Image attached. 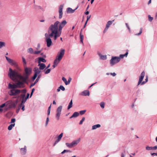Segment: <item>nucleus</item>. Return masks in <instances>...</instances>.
Listing matches in <instances>:
<instances>
[{"label": "nucleus", "instance_id": "1", "mask_svg": "<svg viewBox=\"0 0 157 157\" xmlns=\"http://www.w3.org/2000/svg\"><path fill=\"white\" fill-rule=\"evenodd\" d=\"M67 23V22L66 20H63L60 23L58 21H56L54 24L51 25L49 30L51 31V33L49 34L51 37L54 36V40H56L58 37L60 36L62 29Z\"/></svg>", "mask_w": 157, "mask_h": 157}, {"label": "nucleus", "instance_id": "2", "mask_svg": "<svg viewBox=\"0 0 157 157\" xmlns=\"http://www.w3.org/2000/svg\"><path fill=\"white\" fill-rule=\"evenodd\" d=\"M32 72V70L31 68L25 67L22 76L17 71L13 70L10 68V78H12L11 77L15 78H28Z\"/></svg>", "mask_w": 157, "mask_h": 157}, {"label": "nucleus", "instance_id": "3", "mask_svg": "<svg viewBox=\"0 0 157 157\" xmlns=\"http://www.w3.org/2000/svg\"><path fill=\"white\" fill-rule=\"evenodd\" d=\"M38 66H39V68L35 67L34 69V74L31 78H36L37 75L40 74L41 70H43L46 67L45 64L44 63H38Z\"/></svg>", "mask_w": 157, "mask_h": 157}, {"label": "nucleus", "instance_id": "4", "mask_svg": "<svg viewBox=\"0 0 157 157\" xmlns=\"http://www.w3.org/2000/svg\"><path fill=\"white\" fill-rule=\"evenodd\" d=\"M48 33L49 32L48 31ZM45 36V40L47 43V47H49L52 44V42L51 38V36H50L49 33H46L44 34Z\"/></svg>", "mask_w": 157, "mask_h": 157}, {"label": "nucleus", "instance_id": "5", "mask_svg": "<svg viewBox=\"0 0 157 157\" xmlns=\"http://www.w3.org/2000/svg\"><path fill=\"white\" fill-rule=\"evenodd\" d=\"M65 53V50L61 49L60 52H59L57 55L55 59V63H57V62L60 61L62 59Z\"/></svg>", "mask_w": 157, "mask_h": 157}, {"label": "nucleus", "instance_id": "6", "mask_svg": "<svg viewBox=\"0 0 157 157\" xmlns=\"http://www.w3.org/2000/svg\"><path fill=\"white\" fill-rule=\"evenodd\" d=\"M5 107L4 111H6L10 109V101H8L0 106V113H2L3 110L2 108Z\"/></svg>", "mask_w": 157, "mask_h": 157}, {"label": "nucleus", "instance_id": "7", "mask_svg": "<svg viewBox=\"0 0 157 157\" xmlns=\"http://www.w3.org/2000/svg\"><path fill=\"white\" fill-rule=\"evenodd\" d=\"M121 60L120 58L117 56L112 57L110 60L111 66H113L119 62Z\"/></svg>", "mask_w": 157, "mask_h": 157}, {"label": "nucleus", "instance_id": "8", "mask_svg": "<svg viewBox=\"0 0 157 157\" xmlns=\"http://www.w3.org/2000/svg\"><path fill=\"white\" fill-rule=\"evenodd\" d=\"M24 83L23 82L18 81L16 84H10V88H23Z\"/></svg>", "mask_w": 157, "mask_h": 157}, {"label": "nucleus", "instance_id": "9", "mask_svg": "<svg viewBox=\"0 0 157 157\" xmlns=\"http://www.w3.org/2000/svg\"><path fill=\"white\" fill-rule=\"evenodd\" d=\"M80 138H78V140L73 141L71 143H66V145L69 148H71L73 147L76 146L80 141Z\"/></svg>", "mask_w": 157, "mask_h": 157}, {"label": "nucleus", "instance_id": "10", "mask_svg": "<svg viewBox=\"0 0 157 157\" xmlns=\"http://www.w3.org/2000/svg\"><path fill=\"white\" fill-rule=\"evenodd\" d=\"M62 109V106H59L56 110V117L57 120H58L59 119V117L61 113V112Z\"/></svg>", "mask_w": 157, "mask_h": 157}, {"label": "nucleus", "instance_id": "11", "mask_svg": "<svg viewBox=\"0 0 157 157\" xmlns=\"http://www.w3.org/2000/svg\"><path fill=\"white\" fill-rule=\"evenodd\" d=\"M12 89L10 90V95H16L20 92V90H16L15 88Z\"/></svg>", "mask_w": 157, "mask_h": 157}, {"label": "nucleus", "instance_id": "12", "mask_svg": "<svg viewBox=\"0 0 157 157\" xmlns=\"http://www.w3.org/2000/svg\"><path fill=\"white\" fill-rule=\"evenodd\" d=\"M114 20H113L112 21H109L107 22V23L106 25V27L104 29L103 33H105L108 30V29L110 27V26L112 24V23L114 21Z\"/></svg>", "mask_w": 157, "mask_h": 157}, {"label": "nucleus", "instance_id": "13", "mask_svg": "<svg viewBox=\"0 0 157 157\" xmlns=\"http://www.w3.org/2000/svg\"><path fill=\"white\" fill-rule=\"evenodd\" d=\"M63 5H61L59 6V18L61 19L63 16Z\"/></svg>", "mask_w": 157, "mask_h": 157}, {"label": "nucleus", "instance_id": "14", "mask_svg": "<svg viewBox=\"0 0 157 157\" xmlns=\"http://www.w3.org/2000/svg\"><path fill=\"white\" fill-rule=\"evenodd\" d=\"M80 95L84 96H89L90 95V92L89 91L86 90L82 92L81 93Z\"/></svg>", "mask_w": 157, "mask_h": 157}, {"label": "nucleus", "instance_id": "15", "mask_svg": "<svg viewBox=\"0 0 157 157\" xmlns=\"http://www.w3.org/2000/svg\"><path fill=\"white\" fill-rule=\"evenodd\" d=\"M20 150L21 154L22 155H25L26 152V147L25 146L24 148H21Z\"/></svg>", "mask_w": 157, "mask_h": 157}, {"label": "nucleus", "instance_id": "16", "mask_svg": "<svg viewBox=\"0 0 157 157\" xmlns=\"http://www.w3.org/2000/svg\"><path fill=\"white\" fill-rule=\"evenodd\" d=\"M16 120L15 118H13L11 120V121L10 123H12V124H10V130L12 129L13 127L14 126Z\"/></svg>", "mask_w": 157, "mask_h": 157}, {"label": "nucleus", "instance_id": "17", "mask_svg": "<svg viewBox=\"0 0 157 157\" xmlns=\"http://www.w3.org/2000/svg\"><path fill=\"white\" fill-rule=\"evenodd\" d=\"M98 55L100 57V59H101L102 60H105L107 59L106 56V55H102L101 53H98Z\"/></svg>", "mask_w": 157, "mask_h": 157}, {"label": "nucleus", "instance_id": "18", "mask_svg": "<svg viewBox=\"0 0 157 157\" xmlns=\"http://www.w3.org/2000/svg\"><path fill=\"white\" fill-rule=\"evenodd\" d=\"M38 63H41V62L45 63L46 62V60L43 58L39 57L38 58Z\"/></svg>", "mask_w": 157, "mask_h": 157}, {"label": "nucleus", "instance_id": "19", "mask_svg": "<svg viewBox=\"0 0 157 157\" xmlns=\"http://www.w3.org/2000/svg\"><path fill=\"white\" fill-rule=\"evenodd\" d=\"M77 9V8L75 10H73L71 8H68L67 9V12L68 13H73L75 10Z\"/></svg>", "mask_w": 157, "mask_h": 157}, {"label": "nucleus", "instance_id": "20", "mask_svg": "<svg viewBox=\"0 0 157 157\" xmlns=\"http://www.w3.org/2000/svg\"><path fill=\"white\" fill-rule=\"evenodd\" d=\"M82 29L81 30V31L80 33V42L82 43L83 44V40L84 39V36L82 34Z\"/></svg>", "mask_w": 157, "mask_h": 157}, {"label": "nucleus", "instance_id": "21", "mask_svg": "<svg viewBox=\"0 0 157 157\" xmlns=\"http://www.w3.org/2000/svg\"><path fill=\"white\" fill-rule=\"evenodd\" d=\"M143 79H139V81L138 82V85H139L140 84H141V85L144 84H145L146 82H147L148 81V79H145L146 81H143L142 82Z\"/></svg>", "mask_w": 157, "mask_h": 157}, {"label": "nucleus", "instance_id": "22", "mask_svg": "<svg viewBox=\"0 0 157 157\" xmlns=\"http://www.w3.org/2000/svg\"><path fill=\"white\" fill-rule=\"evenodd\" d=\"M79 115V113L78 112H74L72 115L70 117V118H72L74 117H78Z\"/></svg>", "mask_w": 157, "mask_h": 157}, {"label": "nucleus", "instance_id": "23", "mask_svg": "<svg viewBox=\"0 0 157 157\" xmlns=\"http://www.w3.org/2000/svg\"><path fill=\"white\" fill-rule=\"evenodd\" d=\"M21 98H23L22 100L21 101V103L20 105H23V104L26 101V100L25 99H24V98L25 96V94H22L21 95Z\"/></svg>", "mask_w": 157, "mask_h": 157}, {"label": "nucleus", "instance_id": "24", "mask_svg": "<svg viewBox=\"0 0 157 157\" xmlns=\"http://www.w3.org/2000/svg\"><path fill=\"white\" fill-rule=\"evenodd\" d=\"M71 79H68V81H67V79H62L63 81L65 83L66 85H67L69 84L70 82L71 81Z\"/></svg>", "mask_w": 157, "mask_h": 157}, {"label": "nucleus", "instance_id": "25", "mask_svg": "<svg viewBox=\"0 0 157 157\" xmlns=\"http://www.w3.org/2000/svg\"><path fill=\"white\" fill-rule=\"evenodd\" d=\"M10 65L13 66L15 67H17V66L15 61L11 59H10Z\"/></svg>", "mask_w": 157, "mask_h": 157}, {"label": "nucleus", "instance_id": "26", "mask_svg": "<svg viewBox=\"0 0 157 157\" xmlns=\"http://www.w3.org/2000/svg\"><path fill=\"white\" fill-rule=\"evenodd\" d=\"M100 127L101 125L100 124H97L94 125L92 127V130L95 129L97 128Z\"/></svg>", "mask_w": 157, "mask_h": 157}, {"label": "nucleus", "instance_id": "27", "mask_svg": "<svg viewBox=\"0 0 157 157\" xmlns=\"http://www.w3.org/2000/svg\"><path fill=\"white\" fill-rule=\"evenodd\" d=\"M6 45L5 42L2 41H0V49L2 47H5Z\"/></svg>", "mask_w": 157, "mask_h": 157}, {"label": "nucleus", "instance_id": "28", "mask_svg": "<svg viewBox=\"0 0 157 157\" xmlns=\"http://www.w3.org/2000/svg\"><path fill=\"white\" fill-rule=\"evenodd\" d=\"M27 52L30 54H34V53L33 49L32 48H29L27 50Z\"/></svg>", "mask_w": 157, "mask_h": 157}, {"label": "nucleus", "instance_id": "29", "mask_svg": "<svg viewBox=\"0 0 157 157\" xmlns=\"http://www.w3.org/2000/svg\"><path fill=\"white\" fill-rule=\"evenodd\" d=\"M128 51H127L125 54L121 55L120 56V58H124V56H125L126 57L128 55Z\"/></svg>", "mask_w": 157, "mask_h": 157}, {"label": "nucleus", "instance_id": "30", "mask_svg": "<svg viewBox=\"0 0 157 157\" xmlns=\"http://www.w3.org/2000/svg\"><path fill=\"white\" fill-rule=\"evenodd\" d=\"M145 75V72L144 71H143L140 76L139 77V78H143Z\"/></svg>", "mask_w": 157, "mask_h": 157}, {"label": "nucleus", "instance_id": "31", "mask_svg": "<svg viewBox=\"0 0 157 157\" xmlns=\"http://www.w3.org/2000/svg\"><path fill=\"white\" fill-rule=\"evenodd\" d=\"M72 100H71V101L70 102L69 105L68 107V109H70L72 107Z\"/></svg>", "mask_w": 157, "mask_h": 157}, {"label": "nucleus", "instance_id": "32", "mask_svg": "<svg viewBox=\"0 0 157 157\" xmlns=\"http://www.w3.org/2000/svg\"><path fill=\"white\" fill-rule=\"evenodd\" d=\"M46 68L44 70V73L45 74H48L49 73L51 70V69H48L47 70H46Z\"/></svg>", "mask_w": 157, "mask_h": 157}, {"label": "nucleus", "instance_id": "33", "mask_svg": "<svg viewBox=\"0 0 157 157\" xmlns=\"http://www.w3.org/2000/svg\"><path fill=\"white\" fill-rule=\"evenodd\" d=\"M142 28H141L140 29L139 33H138L135 34V35L139 36L142 33Z\"/></svg>", "mask_w": 157, "mask_h": 157}, {"label": "nucleus", "instance_id": "34", "mask_svg": "<svg viewBox=\"0 0 157 157\" xmlns=\"http://www.w3.org/2000/svg\"><path fill=\"white\" fill-rule=\"evenodd\" d=\"M55 59L54 60V63H53V68H54L56 67V66L57 64H58V63L59 62V61L57 62V63H55Z\"/></svg>", "mask_w": 157, "mask_h": 157}, {"label": "nucleus", "instance_id": "35", "mask_svg": "<svg viewBox=\"0 0 157 157\" xmlns=\"http://www.w3.org/2000/svg\"><path fill=\"white\" fill-rule=\"evenodd\" d=\"M36 9H40L42 10H44V9L42 8L40 6H36Z\"/></svg>", "mask_w": 157, "mask_h": 157}, {"label": "nucleus", "instance_id": "36", "mask_svg": "<svg viewBox=\"0 0 157 157\" xmlns=\"http://www.w3.org/2000/svg\"><path fill=\"white\" fill-rule=\"evenodd\" d=\"M60 140H61L60 139H59L58 138L55 141L54 144L53 146H55L56 144H57L58 143Z\"/></svg>", "mask_w": 157, "mask_h": 157}, {"label": "nucleus", "instance_id": "37", "mask_svg": "<svg viewBox=\"0 0 157 157\" xmlns=\"http://www.w3.org/2000/svg\"><path fill=\"white\" fill-rule=\"evenodd\" d=\"M60 140H61L60 139H59L58 138L55 141L54 144L53 146H55L56 144H57L58 143Z\"/></svg>", "mask_w": 157, "mask_h": 157}, {"label": "nucleus", "instance_id": "38", "mask_svg": "<svg viewBox=\"0 0 157 157\" xmlns=\"http://www.w3.org/2000/svg\"><path fill=\"white\" fill-rule=\"evenodd\" d=\"M86 111V110H85L80 111L79 112V113H80V114H81V115H82L84 114L85 113Z\"/></svg>", "mask_w": 157, "mask_h": 157}, {"label": "nucleus", "instance_id": "39", "mask_svg": "<svg viewBox=\"0 0 157 157\" xmlns=\"http://www.w3.org/2000/svg\"><path fill=\"white\" fill-rule=\"evenodd\" d=\"M148 20L151 22V21L152 20H153V17H151L150 16V15H148Z\"/></svg>", "mask_w": 157, "mask_h": 157}, {"label": "nucleus", "instance_id": "40", "mask_svg": "<svg viewBox=\"0 0 157 157\" xmlns=\"http://www.w3.org/2000/svg\"><path fill=\"white\" fill-rule=\"evenodd\" d=\"M146 149L147 150L150 151L152 150V147L147 146L146 147Z\"/></svg>", "mask_w": 157, "mask_h": 157}, {"label": "nucleus", "instance_id": "41", "mask_svg": "<svg viewBox=\"0 0 157 157\" xmlns=\"http://www.w3.org/2000/svg\"><path fill=\"white\" fill-rule=\"evenodd\" d=\"M85 117H83L81 120L80 121V122L79 123V124H82L83 122L85 121Z\"/></svg>", "mask_w": 157, "mask_h": 157}, {"label": "nucleus", "instance_id": "42", "mask_svg": "<svg viewBox=\"0 0 157 157\" xmlns=\"http://www.w3.org/2000/svg\"><path fill=\"white\" fill-rule=\"evenodd\" d=\"M42 51V49L38 51H35L34 52V54H38L40 53Z\"/></svg>", "mask_w": 157, "mask_h": 157}, {"label": "nucleus", "instance_id": "43", "mask_svg": "<svg viewBox=\"0 0 157 157\" xmlns=\"http://www.w3.org/2000/svg\"><path fill=\"white\" fill-rule=\"evenodd\" d=\"M71 152V151L70 150H64L61 152V154H63L65 152Z\"/></svg>", "mask_w": 157, "mask_h": 157}, {"label": "nucleus", "instance_id": "44", "mask_svg": "<svg viewBox=\"0 0 157 157\" xmlns=\"http://www.w3.org/2000/svg\"><path fill=\"white\" fill-rule=\"evenodd\" d=\"M21 105H20L18 106L17 109L16 110L17 113L19 112V110L21 109Z\"/></svg>", "mask_w": 157, "mask_h": 157}, {"label": "nucleus", "instance_id": "45", "mask_svg": "<svg viewBox=\"0 0 157 157\" xmlns=\"http://www.w3.org/2000/svg\"><path fill=\"white\" fill-rule=\"evenodd\" d=\"M100 105L101 108H103L104 107L105 103L103 102H102L100 104Z\"/></svg>", "mask_w": 157, "mask_h": 157}, {"label": "nucleus", "instance_id": "46", "mask_svg": "<svg viewBox=\"0 0 157 157\" xmlns=\"http://www.w3.org/2000/svg\"><path fill=\"white\" fill-rule=\"evenodd\" d=\"M106 74L108 75H109V74H110V75H113V76H115L116 75V74L114 72L113 73H107Z\"/></svg>", "mask_w": 157, "mask_h": 157}, {"label": "nucleus", "instance_id": "47", "mask_svg": "<svg viewBox=\"0 0 157 157\" xmlns=\"http://www.w3.org/2000/svg\"><path fill=\"white\" fill-rule=\"evenodd\" d=\"M59 88L60 89V90L61 89L63 91H64L65 90V88L63 86L61 85L59 86Z\"/></svg>", "mask_w": 157, "mask_h": 157}, {"label": "nucleus", "instance_id": "48", "mask_svg": "<svg viewBox=\"0 0 157 157\" xmlns=\"http://www.w3.org/2000/svg\"><path fill=\"white\" fill-rule=\"evenodd\" d=\"M63 133H61L59 135V136H58V138L59 139H60V140L61 139V138L63 136Z\"/></svg>", "mask_w": 157, "mask_h": 157}, {"label": "nucleus", "instance_id": "49", "mask_svg": "<svg viewBox=\"0 0 157 157\" xmlns=\"http://www.w3.org/2000/svg\"><path fill=\"white\" fill-rule=\"evenodd\" d=\"M125 25L127 27V28L128 29V30H129V31L130 32H131V30H130V29L128 24V23H125Z\"/></svg>", "mask_w": 157, "mask_h": 157}, {"label": "nucleus", "instance_id": "50", "mask_svg": "<svg viewBox=\"0 0 157 157\" xmlns=\"http://www.w3.org/2000/svg\"><path fill=\"white\" fill-rule=\"evenodd\" d=\"M6 117L8 118H9L10 117V113L9 112H8L5 115Z\"/></svg>", "mask_w": 157, "mask_h": 157}, {"label": "nucleus", "instance_id": "51", "mask_svg": "<svg viewBox=\"0 0 157 157\" xmlns=\"http://www.w3.org/2000/svg\"><path fill=\"white\" fill-rule=\"evenodd\" d=\"M48 121H49V118H48V117L46 119V126H47V124H48Z\"/></svg>", "mask_w": 157, "mask_h": 157}, {"label": "nucleus", "instance_id": "52", "mask_svg": "<svg viewBox=\"0 0 157 157\" xmlns=\"http://www.w3.org/2000/svg\"><path fill=\"white\" fill-rule=\"evenodd\" d=\"M22 59L23 62L24 63H25V64H26V60H25V59L23 57L22 58Z\"/></svg>", "mask_w": 157, "mask_h": 157}, {"label": "nucleus", "instance_id": "53", "mask_svg": "<svg viewBox=\"0 0 157 157\" xmlns=\"http://www.w3.org/2000/svg\"><path fill=\"white\" fill-rule=\"evenodd\" d=\"M21 105V106H22L21 109L23 111L25 110V105Z\"/></svg>", "mask_w": 157, "mask_h": 157}, {"label": "nucleus", "instance_id": "54", "mask_svg": "<svg viewBox=\"0 0 157 157\" xmlns=\"http://www.w3.org/2000/svg\"><path fill=\"white\" fill-rule=\"evenodd\" d=\"M157 149V146L152 147V150H155Z\"/></svg>", "mask_w": 157, "mask_h": 157}, {"label": "nucleus", "instance_id": "55", "mask_svg": "<svg viewBox=\"0 0 157 157\" xmlns=\"http://www.w3.org/2000/svg\"><path fill=\"white\" fill-rule=\"evenodd\" d=\"M6 58L8 62L10 63V58L6 56Z\"/></svg>", "mask_w": 157, "mask_h": 157}, {"label": "nucleus", "instance_id": "56", "mask_svg": "<svg viewBox=\"0 0 157 157\" xmlns=\"http://www.w3.org/2000/svg\"><path fill=\"white\" fill-rule=\"evenodd\" d=\"M91 15H90L89 16H87V20L86 21H87V22H88V20L90 19V18L91 17Z\"/></svg>", "mask_w": 157, "mask_h": 157}, {"label": "nucleus", "instance_id": "57", "mask_svg": "<svg viewBox=\"0 0 157 157\" xmlns=\"http://www.w3.org/2000/svg\"><path fill=\"white\" fill-rule=\"evenodd\" d=\"M40 47V44H38L37 45V47L36 48V49L38 50L39 49Z\"/></svg>", "mask_w": 157, "mask_h": 157}, {"label": "nucleus", "instance_id": "58", "mask_svg": "<svg viewBox=\"0 0 157 157\" xmlns=\"http://www.w3.org/2000/svg\"><path fill=\"white\" fill-rule=\"evenodd\" d=\"M29 93H28L27 94L26 97L25 98V99H26V100H27L29 98Z\"/></svg>", "mask_w": 157, "mask_h": 157}, {"label": "nucleus", "instance_id": "59", "mask_svg": "<svg viewBox=\"0 0 157 157\" xmlns=\"http://www.w3.org/2000/svg\"><path fill=\"white\" fill-rule=\"evenodd\" d=\"M36 84V82H34V83H32L31 84V85L30 86V87H32L33 86Z\"/></svg>", "mask_w": 157, "mask_h": 157}, {"label": "nucleus", "instance_id": "60", "mask_svg": "<svg viewBox=\"0 0 157 157\" xmlns=\"http://www.w3.org/2000/svg\"><path fill=\"white\" fill-rule=\"evenodd\" d=\"M41 55L42 56H43V57H46V55H44L43 54V53H41Z\"/></svg>", "mask_w": 157, "mask_h": 157}, {"label": "nucleus", "instance_id": "61", "mask_svg": "<svg viewBox=\"0 0 157 157\" xmlns=\"http://www.w3.org/2000/svg\"><path fill=\"white\" fill-rule=\"evenodd\" d=\"M154 155H157V153H151V155L152 156H153Z\"/></svg>", "mask_w": 157, "mask_h": 157}, {"label": "nucleus", "instance_id": "62", "mask_svg": "<svg viewBox=\"0 0 157 157\" xmlns=\"http://www.w3.org/2000/svg\"><path fill=\"white\" fill-rule=\"evenodd\" d=\"M89 11H87L86 12H85V14H86V15H88L89 14Z\"/></svg>", "mask_w": 157, "mask_h": 157}, {"label": "nucleus", "instance_id": "63", "mask_svg": "<svg viewBox=\"0 0 157 157\" xmlns=\"http://www.w3.org/2000/svg\"><path fill=\"white\" fill-rule=\"evenodd\" d=\"M87 21H86V22L85 23V25H84V26H83V28H84L85 27H86V24L87 23Z\"/></svg>", "mask_w": 157, "mask_h": 157}, {"label": "nucleus", "instance_id": "64", "mask_svg": "<svg viewBox=\"0 0 157 157\" xmlns=\"http://www.w3.org/2000/svg\"><path fill=\"white\" fill-rule=\"evenodd\" d=\"M121 157H124V155L123 153L121 154Z\"/></svg>", "mask_w": 157, "mask_h": 157}]
</instances>
